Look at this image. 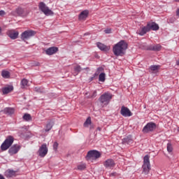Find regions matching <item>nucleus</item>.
<instances>
[{"instance_id":"nucleus-36","label":"nucleus","mask_w":179,"mask_h":179,"mask_svg":"<svg viewBox=\"0 0 179 179\" xmlns=\"http://www.w3.org/2000/svg\"><path fill=\"white\" fill-rule=\"evenodd\" d=\"M97 96V92L96 91H94L93 94L91 96L92 99H94V97H96Z\"/></svg>"},{"instance_id":"nucleus-28","label":"nucleus","mask_w":179,"mask_h":179,"mask_svg":"<svg viewBox=\"0 0 179 179\" xmlns=\"http://www.w3.org/2000/svg\"><path fill=\"white\" fill-rule=\"evenodd\" d=\"M166 149H167V152H169L170 154L173 153V145L171 144V143H168L167 145H166Z\"/></svg>"},{"instance_id":"nucleus-42","label":"nucleus","mask_w":179,"mask_h":179,"mask_svg":"<svg viewBox=\"0 0 179 179\" xmlns=\"http://www.w3.org/2000/svg\"><path fill=\"white\" fill-rule=\"evenodd\" d=\"M176 65L179 66V59L176 61Z\"/></svg>"},{"instance_id":"nucleus-30","label":"nucleus","mask_w":179,"mask_h":179,"mask_svg":"<svg viewBox=\"0 0 179 179\" xmlns=\"http://www.w3.org/2000/svg\"><path fill=\"white\" fill-rule=\"evenodd\" d=\"M8 177H15L16 176V171L13 170H8L7 171Z\"/></svg>"},{"instance_id":"nucleus-10","label":"nucleus","mask_w":179,"mask_h":179,"mask_svg":"<svg viewBox=\"0 0 179 179\" xmlns=\"http://www.w3.org/2000/svg\"><path fill=\"white\" fill-rule=\"evenodd\" d=\"M103 166L104 167H106V169L112 170V169H114V167H115V162L113 159H108L104 162Z\"/></svg>"},{"instance_id":"nucleus-16","label":"nucleus","mask_w":179,"mask_h":179,"mask_svg":"<svg viewBox=\"0 0 179 179\" xmlns=\"http://www.w3.org/2000/svg\"><path fill=\"white\" fill-rule=\"evenodd\" d=\"M122 145H132L134 143V140L132 139V136L129 135L122 140Z\"/></svg>"},{"instance_id":"nucleus-38","label":"nucleus","mask_w":179,"mask_h":179,"mask_svg":"<svg viewBox=\"0 0 179 179\" xmlns=\"http://www.w3.org/2000/svg\"><path fill=\"white\" fill-rule=\"evenodd\" d=\"M104 71V69L103 67H99L97 69V73H99V72H103Z\"/></svg>"},{"instance_id":"nucleus-26","label":"nucleus","mask_w":179,"mask_h":179,"mask_svg":"<svg viewBox=\"0 0 179 179\" xmlns=\"http://www.w3.org/2000/svg\"><path fill=\"white\" fill-rule=\"evenodd\" d=\"M159 66L156 65H152L149 68V72H151V73H155V72H157L159 71Z\"/></svg>"},{"instance_id":"nucleus-35","label":"nucleus","mask_w":179,"mask_h":179,"mask_svg":"<svg viewBox=\"0 0 179 179\" xmlns=\"http://www.w3.org/2000/svg\"><path fill=\"white\" fill-rule=\"evenodd\" d=\"M53 149L54 150H55V152H57V149H58V143L57 142H55L53 144Z\"/></svg>"},{"instance_id":"nucleus-14","label":"nucleus","mask_w":179,"mask_h":179,"mask_svg":"<svg viewBox=\"0 0 179 179\" xmlns=\"http://www.w3.org/2000/svg\"><path fill=\"white\" fill-rule=\"evenodd\" d=\"M46 55H54V54H57L58 52L57 47H50L45 50Z\"/></svg>"},{"instance_id":"nucleus-4","label":"nucleus","mask_w":179,"mask_h":179,"mask_svg":"<svg viewBox=\"0 0 179 179\" xmlns=\"http://www.w3.org/2000/svg\"><path fill=\"white\" fill-rule=\"evenodd\" d=\"M149 171H150V160L149 155H145L143 158V173L149 174Z\"/></svg>"},{"instance_id":"nucleus-24","label":"nucleus","mask_w":179,"mask_h":179,"mask_svg":"<svg viewBox=\"0 0 179 179\" xmlns=\"http://www.w3.org/2000/svg\"><path fill=\"white\" fill-rule=\"evenodd\" d=\"M4 113V114H7L8 115H12V114L15 113V108H6L3 110H1Z\"/></svg>"},{"instance_id":"nucleus-27","label":"nucleus","mask_w":179,"mask_h":179,"mask_svg":"<svg viewBox=\"0 0 179 179\" xmlns=\"http://www.w3.org/2000/svg\"><path fill=\"white\" fill-rule=\"evenodd\" d=\"M89 125H92V118L90 117L87 118L83 124V127H85V128H89Z\"/></svg>"},{"instance_id":"nucleus-44","label":"nucleus","mask_w":179,"mask_h":179,"mask_svg":"<svg viewBox=\"0 0 179 179\" xmlns=\"http://www.w3.org/2000/svg\"><path fill=\"white\" fill-rule=\"evenodd\" d=\"M97 129H98V131H101V127H98Z\"/></svg>"},{"instance_id":"nucleus-17","label":"nucleus","mask_w":179,"mask_h":179,"mask_svg":"<svg viewBox=\"0 0 179 179\" xmlns=\"http://www.w3.org/2000/svg\"><path fill=\"white\" fill-rule=\"evenodd\" d=\"M147 50L148 51H160L162 50V45L160 44L150 45L148 46Z\"/></svg>"},{"instance_id":"nucleus-40","label":"nucleus","mask_w":179,"mask_h":179,"mask_svg":"<svg viewBox=\"0 0 179 179\" xmlns=\"http://www.w3.org/2000/svg\"><path fill=\"white\" fill-rule=\"evenodd\" d=\"M115 176H117V173L116 172H113L110 173V177H115Z\"/></svg>"},{"instance_id":"nucleus-2","label":"nucleus","mask_w":179,"mask_h":179,"mask_svg":"<svg viewBox=\"0 0 179 179\" xmlns=\"http://www.w3.org/2000/svg\"><path fill=\"white\" fill-rule=\"evenodd\" d=\"M99 157H101V153L96 150H92L87 152L85 159L88 162H93V160H97Z\"/></svg>"},{"instance_id":"nucleus-23","label":"nucleus","mask_w":179,"mask_h":179,"mask_svg":"<svg viewBox=\"0 0 179 179\" xmlns=\"http://www.w3.org/2000/svg\"><path fill=\"white\" fill-rule=\"evenodd\" d=\"M1 76L3 79H10V72L7 70H2Z\"/></svg>"},{"instance_id":"nucleus-43","label":"nucleus","mask_w":179,"mask_h":179,"mask_svg":"<svg viewBox=\"0 0 179 179\" xmlns=\"http://www.w3.org/2000/svg\"><path fill=\"white\" fill-rule=\"evenodd\" d=\"M90 129H93V125L90 124Z\"/></svg>"},{"instance_id":"nucleus-7","label":"nucleus","mask_w":179,"mask_h":179,"mask_svg":"<svg viewBox=\"0 0 179 179\" xmlns=\"http://www.w3.org/2000/svg\"><path fill=\"white\" fill-rule=\"evenodd\" d=\"M13 137L12 136H8L4 142L1 145V150H8V148H10L12 146V144L13 143Z\"/></svg>"},{"instance_id":"nucleus-13","label":"nucleus","mask_w":179,"mask_h":179,"mask_svg":"<svg viewBox=\"0 0 179 179\" xmlns=\"http://www.w3.org/2000/svg\"><path fill=\"white\" fill-rule=\"evenodd\" d=\"M15 13L13 14L15 16H20L21 17H24L25 16H27V12L24 10V9L22 8H16Z\"/></svg>"},{"instance_id":"nucleus-33","label":"nucleus","mask_w":179,"mask_h":179,"mask_svg":"<svg viewBox=\"0 0 179 179\" xmlns=\"http://www.w3.org/2000/svg\"><path fill=\"white\" fill-rule=\"evenodd\" d=\"M29 83V81L27 79H22L21 80V85L22 87H25V86H27V84Z\"/></svg>"},{"instance_id":"nucleus-12","label":"nucleus","mask_w":179,"mask_h":179,"mask_svg":"<svg viewBox=\"0 0 179 179\" xmlns=\"http://www.w3.org/2000/svg\"><path fill=\"white\" fill-rule=\"evenodd\" d=\"M19 150H20V145L15 144L10 148L8 150V153L12 156L13 155H16Z\"/></svg>"},{"instance_id":"nucleus-46","label":"nucleus","mask_w":179,"mask_h":179,"mask_svg":"<svg viewBox=\"0 0 179 179\" xmlns=\"http://www.w3.org/2000/svg\"><path fill=\"white\" fill-rule=\"evenodd\" d=\"M174 2H179V0H173Z\"/></svg>"},{"instance_id":"nucleus-47","label":"nucleus","mask_w":179,"mask_h":179,"mask_svg":"<svg viewBox=\"0 0 179 179\" xmlns=\"http://www.w3.org/2000/svg\"><path fill=\"white\" fill-rule=\"evenodd\" d=\"M35 90H36V92H38V88H35Z\"/></svg>"},{"instance_id":"nucleus-8","label":"nucleus","mask_w":179,"mask_h":179,"mask_svg":"<svg viewBox=\"0 0 179 179\" xmlns=\"http://www.w3.org/2000/svg\"><path fill=\"white\" fill-rule=\"evenodd\" d=\"M36 36V31L33 30H27L21 34V40L22 41H26V40H29L31 37H34Z\"/></svg>"},{"instance_id":"nucleus-15","label":"nucleus","mask_w":179,"mask_h":179,"mask_svg":"<svg viewBox=\"0 0 179 179\" xmlns=\"http://www.w3.org/2000/svg\"><path fill=\"white\" fill-rule=\"evenodd\" d=\"M7 34L11 40H16L17 37L19 36V32L16 31L15 30H10L7 32Z\"/></svg>"},{"instance_id":"nucleus-39","label":"nucleus","mask_w":179,"mask_h":179,"mask_svg":"<svg viewBox=\"0 0 179 179\" xmlns=\"http://www.w3.org/2000/svg\"><path fill=\"white\" fill-rule=\"evenodd\" d=\"M5 15H6V13H5V11L3 10H1V16H5Z\"/></svg>"},{"instance_id":"nucleus-21","label":"nucleus","mask_w":179,"mask_h":179,"mask_svg":"<svg viewBox=\"0 0 179 179\" xmlns=\"http://www.w3.org/2000/svg\"><path fill=\"white\" fill-rule=\"evenodd\" d=\"M148 31H150V30L149 29V25L147 24V26L143 27L141 30L138 31V34L140 36H145V34H146Z\"/></svg>"},{"instance_id":"nucleus-5","label":"nucleus","mask_w":179,"mask_h":179,"mask_svg":"<svg viewBox=\"0 0 179 179\" xmlns=\"http://www.w3.org/2000/svg\"><path fill=\"white\" fill-rule=\"evenodd\" d=\"M112 99L113 96H111L110 93H104L99 97V101L101 104H103L104 106H108Z\"/></svg>"},{"instance_id":"nucleus-34","label":"nucleus","mask_w":179,"mask_h":179,"mask_svg":"<svg viewBox=\"0 0 179 179\" xmlns=\"http://www.w3.org/2000/svg\"><path fill=\"white\" fill-rule=\"evenodd\" d=\"M85 169H86V164H80L78 166V169L83 171L85 170Z\"/></svg>"},{"instance_id":"nucleus-31","label":"nucleus","mask_w":179,"mask_h":179,"mask_svg":"<svg viewBox=\"0 0 179 179\" xmlns=\"http://www.w3.org/2000/svg\"><path fill=\"white\" fill-rule=\"evenodd\" d=\"M23 118L25 121H30V120H31V115H30L29 113H25L23 115Z\"/></svg>"},{"instance_id":"nucleus-22","label":"nucleus","mask_w":179,"mask_h":179,"mask_svg":"<svg viewBox=\"0 0 179 179\" xmlns=\"http://www.w3.org/2000/svg\"><path fill=\"white\" fill-rule=\"evenodd\" d=\"M88 15H89V10H85L83 12H81L80 14L79 15V19L80 20H85V19H86V17H87Z\"/></svg>"},{"instance_id":"nucleus-11","label":"nucleus","mask_w":179,"mask_h":179,"mask_svg":"<svg viewBox=\"0 0 179 179\" xmlns=\"http://www.w3.org/2000/svg\"><path fill=\"white\" fill-rule=\"evenodd\" d=\"M120 114L123 117H132V112H131L129 108L125 106H122L120 110Z\"/></svg>"},{"instance_id":"nucleus-41","label":"nucleus","mask_w":179,"mask_h":179,"mask_svg":"<svg viewBox=\"0 0 179 179\" xmlns=\"http://www.w3.org/2000/svg\"><path fill=\"white\" fill-rule=\"evenodd\" d=\"M176 16L179 17V8L176 10Z\"/></svg>"},{"instance_id":"nucleus-6","label":"nucleus","mask_w":179,"mask_h":179,"mask_svg":"<svg viewBox=\"0 0 179 179\" xmlns=\"http://www.w3.org/2000/svg\"><path fill=\"white\" fill-rule=\"evenodd\" d=\"M156 123L153 122H150L146 124V125L143 128L142 132L143 134H149L150 132H153V131H155L157 128Z\"/></svg>"},{"instance_id":"nucleus-48","label":"nucleus","mask_w":179,"mask_h":179,"mask_svg":"<svg viewBox=\"0 0 179 179\" xmlns=\"http://www.w3.org/2000/svg\"><path fill=\"white\" fill-rule=\"evenodd\" d=\"M0 179H1V174H0Z\"/></svg>"},{"instance_id":"nucleus-9","label":"nucleus","mask_w":179,"mask_h":179,"mask_svg":"<svg viewBox=\"0 0 179 179\" xmlns=\"http://www.w3.org/2000/svg\"><path fill=\"white\" fill-rule=\"evenodd\" d=\"M38 153L40 157H45L47 153H48V148H47V144H42L39 148Z\"/></svg>"},{"instance_id":"nucleus-25","label":"nucleus","mask_w":179,"mask_h":179,"mask_svg":"<svg viewBox=\"0 0 179 179\" xmlns=\"http://www.w3.org/2000/svg\"><path fill=\"white\" fill-rule=\"evenodd\" d=\"M52 127H54V122L50 121L48 122L45 129V132L51 131V129H52Z\"/></svg>"},{"instance_id":"nucleus-37","label":"nucleus","mask_w":179,"mask_h":179,"mask_svg":"<svg viewBox=\"0 0 179 179\" xmlns=\"http://www.w3.org/2000/svg\"><path fill=\"white\" fill-rule=\"evenodd\" d=\"M104 32L106 33V34H110V33H111V29H105Z\"/></svg>"},{"instance_id":"nucleus-29","label":"nucleus","mask_w":179,"mask_h":179,"mask_svg":"<svg viewBox=\"0 0 179 179\" xmlns=\"http://www.w3.org/2000/svg\"><path fill=\"white\" fill-rule=\"evenodd\" d=\"M99 82H106V73H101L99 76Z\"/></svg>"},{"instance_id":"nucleus-3","label":"nucleus","mask_w":179,"mask_h":179,"mask_svg":"<svg viewBox=\"0 0 179 179\" xmlns=\"http://www.w3.org/2000/svg\"><path fill=\"white\" fill-rule=\"evenodd\" d=\"M38 8L39 10H41V11L45 15V16H52V15H54V12H52V10H51L50 8L47 6L45 3L43 1L39 3Z\"/></svg>"},{"instance_id":"nucleus-20","label":"nucleus","mask_w":179,"mask_h":179,"mask_svg":"<svg viewBox=\"0 0 179 179\" xmlns=\"http://www.w3.org/2000/svg\"><path fill=\"white\" fill-rule=\"evenodd\" d=\"M96 45H97L98 48H99V50H101V51H108L110 50V47H108L100 42H98L96 43Z\"/></svg>"},{"instance_id":"nucleus-18","label":"nucleus","mask_w":179,"mask_h":179,"mask_svg":"<svg viewBox=\"0 0 179 179\" xmlns=\"http://www.w3.org/2000/svg\"><path fill=\"white\" fill-rule=\"evenodd\" d=\"M148 26V28L150 30H153L154 31H156L159 30V24H157L156 22H149L147 24Z\"/></svg>"},{"instance_id":"nucleus-45","label":"nucleus","mask_w":179,"mask_h":179,"mask_svg":"<svg viewBox=\"0 0 179 179\" xmlns=\"http://www.w3.org/2000/svg\"><path fill=\"white\" fill-rule=\"evenodd\" d=\"M1 179H5V178L3 176H1Z\"/></svg>"},{"instance_id":"nucleus-19","label":"nucleus","mask_w":179,"mask_h":179,"mask_svg":"<svg viewBox=\"0 0 179 179\" xmlns=\"http://www.w3.org/2000/svg\"><path fill=\"white\" fill-rule=\"evenodd\" d=\"M11 92H13V85H7L2 88L3 94H8V93H10Z\"/></svg>"},{"instance_id":"nucleus-1","label":"nucleus","mask_w":179,"mask_h":179,"mask_svg":"<svg viewBox=\"0 0 179 179\" xmlns=\"http://www.w3.org/2000/svg\"><path fill=\"white\" fill-rule=\"evenodd\" d=\"M127 48L128 43H127L125 41L122 40L113 46V54L116 57H120L124 54V51H125Z\"/></svg>"},{"instance_id":"nucleus-32","label":"nucleus","mask_w":179,"mask_h":179,"mask_svg":"<svg viewBox=\"0 0 179 179\" xmlns=\"http://www.w3.org/2000/svg\"><path fill=\"white\" fill-rule=\"evenodd\" d=\"M76 75H78L80 72L82 71V67L80 66H77L74 68Z\"/></svg>"}]
</instances>
